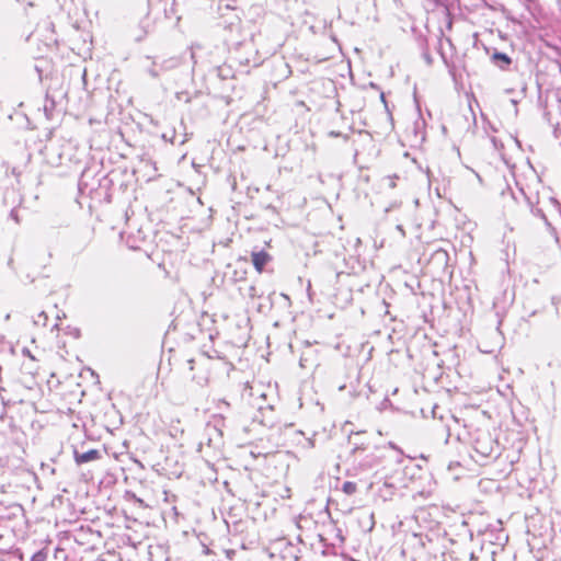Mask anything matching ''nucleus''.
I'll use <instances>...</instances> for the list:
<instances>
[{
  "label": "nucleus",
  "mask_w": 561,
  "mask_h": 561,
  "mask_svg": "<svg viewBox=\"0 0 561 561\" xmlns=\"http://www.w3.org/2000/svg\"><path fill=\"white\" fill-rule=\"evenodd\" d=\"M210 358L201 355L198 358H190L186 360L187 376L192 381L203 387L207 385L209 379L208 365Z\"/></svg>",
  "instance_id": "f257e3e1"
},
{
  "label": "nucleus",
  "mask_w": 561,
  "mask_h": 561,
  "mask_svg": "<svg viewBox=\"0 0 561 561\" xmlns=\"http://www.w3.org/2000/svg\"><path fill=\"white\" fill-rule=\"evenodd\" d=\"M474 450L483 457H491L497 449L496 440L486 431H479L473 439Z\"/></svg>",
  "instance_id": "f03ea898"
},
{
  "label": "nucleus",
  "mask_w": 561,
  "mask_h": 561,
  "mask_svg": "<svg viewBox=\"0 0 561 561\" xmlns=\"http://www.w3.org/2000/svg\"><path fill=\"white\" fill-rule=\"evenodd\" d=\"M379 462V456L371 453L366 455L363 459L353 463V466L347 469V476L350 477H358L364 472L369 471L374 467H376Z\"/></svg>",
  "instance_id": "7ed1b4c3"
},
{
  "label": "nucleus",
  "mask_w": 561,
  "mask_h": 561,
  "mask_svg": "<svg viewBox=\"0 0 561 561\" xmlns=\"http://www.w3.org/2000/svg\"><path fill=\"white\" fill-rule=\"evenodd\" d=\"M490 59L492 64L501 70H508L513 62L512 58L507 54L497 50H494Z\"/></svg>",
  "instance_id": "20e7f679"
},
{
  "label": "nucleus",
  "mask_w": 561,
  "mask_h": 561,
  "mask_svg": "<svg viewBox=\"0 0 561 561\" xmlns=\"http://www.w3.org/2000/svg\"><path fill=\"white\" fill-rule=\"evenodd\" d=\"M75 461L77 465L87 463L101 458V453L98 449H90L84 453H80L77 449L73 453Z\"/></svg>",
  "instance_id": "39448f33"
},
{
  "label": "nucleus",
  "mask_w": 561,
  "mask_h": 561,
  "mask_svg": "<svg viewBox=\"0 0 561 561\" xmlns=\"http://www.w3.org/2000/svg\"><path fill=\"white\" fill-rule=\"evenodd\" d=\"M271 261V255L265 251H259L252 253V263L255 270L261 273L264 266Z\"/></svg>",
  "instance_id": "423d86ee"
},
{
  "label": "nucleus",
  "mask_w": 561,
  "mask_h": 561,
  "mask_svg": "<svg viewBox=\"0 0 561 561\" xmlns=\"http://www.w3.org/2000/svg\"><path fill=\"white\" fill-rule=\"evenodd\" d=\"M432 259L434 261H436L437 263L446 266L448 264V261H449V254L446 250L444 249H437L434 253H433V256Z\"/></svg>",
  "instance_id": "0eeeda50"
},
{
  "label": "nucleus",
  "mask_w": 561,
  "mask_h": 561,
  "mask_svg": "<svg viewBox=\"0 0 561 561\" xmlns=\"http://www.w3.org/2000/svg\"><path fill=\"white\" fill-rule=\"evenodd\" d=\"M179 65H180V59H179V58H176V57H171V58H169V59H164V60L160 64V70H161V71L171 70V69L176 68Z\"/></svg>",
  "instance_id": "6e6552de"
},
{
  "label": "nucleus",
  "mask_w": 561,
  "mask_h": 561,
  "mask_svg": "<svg viewBox=\"0 0 561 561\" xmlns=\"http://www.w3.org/2000/svg\"><path fill=\"white\" fill-rule=\"evenodd\" d=\"M341 490L347 495H353L357 491V484L352 481H345Z\"/></svg>",
  "instance_id": "1a4fd4ad"
},
{
  "label": "nucleus",
  "mask_w": 561,
  "mask_h": 561,
  "mask_svg": "<svg viewBox=\"0 0 561 561\" xmlns=\"http://www.w3.org/2000/svg\"><path fill=\"white\" fill-rule=\"evenodd\" d=\"M46 560H47V552L45 550H38L31 558V561H46Z\"/></svg>",
  "instance_id": "9d476101"
},
{
  "label": "nucleus",
  "mask_w": 561,
  "mask_h": 561,
  "mask_svg": "<svg viewBox=\"0 0 561 561\" xmlns=\"http://www.w3.org/2000/svg\"><path fill=\"white\" fill-rule=\"evenodd\" d=\"M160 72V67L158 68L156 62H153L152 67L148 69V73L154 79L159 78Z\"/></svg>",
  "instance_id": "9b49d317"
},
{
  "label": "nucleus",
  "mask_w": 561,
  "mask_h": 561,
  "mask_svg": "<svg viewBox=\"0 0 561 561\" xmlns=\"http://www.w3.org/2000/svg\"><path fill=\"white\" fill-rule=\"evenodd\" d=\"M549 368H561V359L560 358H553L548 362Z\"/></svg>",
  "instance_id": "f8f14e48"
},
{
  "label": "nucleus",
  "mask_w": 561,
  "mask_h": 561,
  "mask_svg": "<svg viewBox=\"0 0 561 561\" xmlns=\"http://www.w3.org/2000/svg\"><path fill=\"white\" fill-rule=\"evenodd\" d=\"M90 240H91L90 237L84 238L83 240H81L79 242V244L76 248L81 250V251L84 250L88 247V244L90 243Z\"/></svg>",
  "instance_id": "ddd939ff"
},
{
  "label": "nucleus",
  "mask_w": 561,
  "mask_h": 561,
  "mask_svg": "<svg viewBox=\"0 0 561 561\" xmlns=\"http://www.w3.org/2000/svg\"><path fill=\"white\" fill-rule=\"evenodd\" d=\"M46 319H47L46 313H45V312H41V313L38 314V320H37L36 322L38 323L41 320H43V321L45 322V321H46Z\"/></svg>",
  "instance_id": "4468645a"
},
{
  "label": "nucleus",
  "mask_w": 561,
  "mask_h": 561,
  "mask_svg": "<svg viewBox=\"0 0 561 561\" xmlns=\"http://www.w3.org/2000/svg\"><path fill=\"white\" fill-rule=\"evenodd\" d=\"M255 288L253 286L250 287V295L254 296Z\"/></svg>",
  "instance_id": "2eb2a0df"
},
{
  "label": "nucleus",
  "mask_w": 561,
  "mask_h": 561,
  "mask_svg": "<svg viewBox=\"0 0 561 561\" xmlns=\"http://www.w3.org/2000/svg\"><path fill=\"white\" fill-rule=\"evenodd\" d=\"M427 64H432V58L428 55H425Z\"/></svg>",
  "instance_id": "dca6fc26"
},
{
  "label": "nucleus",
  "mask_w": 561,
  "mask_h": 561,
  "mask_svg": "<svg viewBox=\"0 0 561 561\" xmlns=\"http://www.w3.org/2000/svg\"><path fill=\"white\" fill-rule=\"evenodd\" d=\"M380 99H381V101L386 104L385 93H383V92H381V93H380Z\"/></svg>",
  "instance_id": "f3484780"
},
{
  "label": "nucleus",
  "mask_w": 561,
  "mask_h": 561,
  "mask_svg": "<svg viewBox=\"0 0 561 561\" xmlns=\"http://www.w3.org/2000/svg\"><path fill=\"white\" fill-rule=\"evenodd\" d=\"M383 486H385L386 489H391V488H392V485H391V484H389L388 482H385V483H383Z\"/></svg>",
  "instance_id": "a211bd4d"
},
{
  "label": "nucleus",
  "mask_w": 561,
  "mask_h": 561,
  "mask_svg": "<svg viewBox=\"0 0 561 561\" xmlns=\"http://www.w3.org/2000/svg\"><path fill=\"white\" fill-rule=\"evenodd\" d=\"M476 559H477V557H476V554L472 552V553L470 554V561H474Z\"/></svg>",
  "instance_id": "6ab92c4d"
},
{
  "label": "nucleus",
  "mask_w": 561,
  "mask_h": 561,
  "mask_svg": "<svg viewBox=\"0 0 561 561\" xmlns=\"http://www.w3.org/2000/svg\"><path fill=\"white\" fill-rule=\"evenodd\" d=\"M210 552H211V551H210V549H209V548H205V550H204V553H205V554H209Z\"/></svg>",
  "instance_id": "aec40b11"
},
{
  "label": "nucleus",
  "mask_w": 561,
  "mask_h": 561,
  "mask_svg": "<svg viewBox=\"0 0 561 561\" xmlns=\"http://www.w3.org/2000/svg\"><path fill=\"white\" fill-rule=\"evenodd\" d=\"M11 216L14 220H18V217L14 215V210L11 211Z\"/></svg>",
  "instance_id": "412c9836"
},
{
  "label": "nucleus",
  "mask_w": 561,
  "mask_h": 561,
  "mask_svg": "<svg viewBox=\"0 0 561 561\" xmlns=\"http://www.w3.org/2000/svg\"><path fill=\"white\" fill-rule=\"evenodd\" d=\"M11 216L14 220H18V217L14 215V210L11 211Z\"/></svg>",
  "instance_id": "4be33fe9"
},
{
  "label": "nucleus",
  "mask_w": 561,
  "mask_h": 561,
  "mask_svg": "<svg viewBox=\"0 0 561 561\" xmlns=\"http://www.w3.org/2000/svg\"><path fill=\"white\" fill-rule=\"evenodd\" d=\"M11 216L14 220H18V217L14 215V210L11 211Z\"/></svg>",
  "instance_id": "5701e85b"
},
{
  "label": "nucleus",
  "mask_w": 561,
  "mask_h": 561,
  "mask_svg": "<svg viewBox=\"0 0 561 561\" xmlns=\"http://www.w3.org/2000/svg\"><path fill=\"white\" fill-rule=\"evenodd\" d=\"M397 228H398V231H401L402 233H404V231H403L401 226H398Z\"/></svg>",
  "instance_id": "b1692460"
},
{
  "label": "nucleus",
  "mask_w": 561,
  "mask_h": 561,
  "mask_svg": "<svg viewBox=\"0 0 561 561\" xmlns=\"http://www.w3.org/2000/svg\"><path fill=\"white\" fill-rule=\"evenodd\" d=\"M371 88L378 89V87L375 83H370Z\"/></svg>",
  "instance_id": "393cba45"
},
{
  "label": "nucleus",
  "mask_w": 561,
  "mask_h": 561,
  "mask_svg": "<svg viewBox=\"0 0 561 561\" xmlns=\"http://www.w3.org/2000/svg\"><path fill=\"white\" fill-rule=\"evenodd\" d=\"M2 538V536L0 535V539Z\"/></svg>",
  "instance_id": "a878e982"
}]
</instances>
